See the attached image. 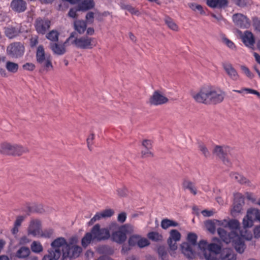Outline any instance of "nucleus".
<instances>
[{
    "instance_id": "1a4fd4ad",
    "label": "nucleus",
    "mask_w": 260,
    "mask_h": 260,
    "mask_svg": "<svg viewBox=\"0 0 260 260\" xmlns=\"http://www.w3.org/2000/svg\"><path fill=\"white\" fill-rule=\"evenodd\" d=\"M260 222V210L256 208H250L247 211L246 216L243 219V225L244 228H249L253 225L254 221Z\"/></svg>"
},
{
    "instance_id": "a18cd8bd",
    "label": "nucleus",
    "mask_w": 260,
    "mask_h": 260,
    "mask_svg": "<svg viewBox=\"0 0 260 260\" xmlns=\"http://www.w3.org/2000/svg\"><path fill=\"white\" fill-rule=\"evenodd\" d=\"M165 21L168 26L173 30H177L178 26L177 24L174 22V21L171 18L166 17L165 18Z\"/></svg>"
},
{
    "instance_id": "6e6552de",
    "label": "nucleus",
    "mask_w": 260,
    "mask_h": 260,
    "mask_svg": "<svg viewBox=\"0 0 260 260\" xmlns=\"http://www.w3.org/2000/svg\"><path fill=\"white\" fill-rule=\"evenodd\" d=\"M232 151V148L227 146H216L213 152L221 159L225 165L230 166L231 165V162L228 158V156L231 154Z\"/></svg>"
},
{
    "instance_id": "f704fd0d",
    "label": "nucleus",
    "mask_w": 260,
    "mask_h": 260,
    "mask_svg": "<svg viewBox=\"0 0 260 260\" xmlns=\"http://www.w3.org/2000/svg\"><path fill=\"white\" fill-rule=\"evenodd\" d=\"M30 249L27 247H20L16 252L17 257L20 258H24L27 257L30 254Z\"/></svg>"
},
{
    "instance_id": "2f4dec72",
    "label": "nucleus",
    "mask_w": 260,
    "mask_h": 260,
    "mask_svg": "<svg viewBox=\"0 0 260 260\" xmlns=\"http://www.w3.org/2000/svg\"><path fill=\"white\" fill-rule=\"evenodd\" d=\"M12 150V155H21L23 153L28 152V149L27 148L16 144L13 145Z\"/></svg>"
},
{
    "instance_id": "4c0bfd02",
    "label": "nucleus",
    "mask_w": 260,
    "mask_h": 260,
    "mask_svg": "<svg viewBox=\"0 0 260 260\" xmlns=\"http://www.w3.org/2000/svg\"><path fill=\"white\" fill-rule=\"evenodd\" d=\"M31 250L33 252L39 253L43 251V247L39 241H34L30 245Z\"/></svg>"
},
{
    "instance_id": "4d7b16f0",
    "label": "nucleus",
    "mask_w": 260,
    "mask_h": 260,
    "mask_svg": "<svg viewBox=\"0 0 260 260\" xmlns=\"http://www.w3.org/2000/svg\"><path fill=\"white\" fill-rule=\"evenodd\" d=\"M253 26L254 29L258 32H260V18L257 17L252 18Z\"/></svg>"
},
{
    "instance_id": "9b49d317",
    "label": "nucleus",
    "mask_w": 260,
    "mask_h": 260,
    "mask_svg": "<svg viewBox=\"0 0 260 260\" xmlns=\"http://www.w3.org/2000/svg\"><path fill=\"white\" fill-rule=\"evenodd\" d=\"M232 19L235 25L240 28H248L251 25V22L249 19L246 16L241 13L234 14Z\"/></svg>"
},
{
    "instance_id": "c03bdc74",
    "label": "nucleus",
    "mask_w": 260,
    "mask_h": 260,
    "mask_svg": "<svg viewBox=\"0 0 260 260\" xmlns=\"http://www.w3.org/2000/svg\"><path fill=\"white\" fill-rule=\"evenodd\" d=\"M139 236V235H132L131 236L128 241L129 246L131 247L138 246Z\"/></svg>"
},
{
    "instance_id": "39448f33",
    "label": "nucleus",
    "mask_w": 260,
    "mask_h": 260,
    "mask_svg": "<svg viewBox=\"0 0 260 260\" xmlns=\"http://www.w3.org/2000/svg\"><path fill=\"white\" fill-rule=\"evenodd\" d=\"M134 232V228L129 224L120 226L118 230L112 233L111 239L118 244H122L126 240V235Z\"/></svg>"
},
{
    "instance_id": "4468645a",
    "label": "nucleus",
    "mask_w": 260,
    "mask_h": 260,
    "mask_svg": "<svg viewBox=\"0 0 260 260\" xmlns=\"http://www.w3.org/2000/svg\"><path fill=\"white\" fill-rule=\"evenodd\" d=\"M181 234L177 230H172L167 240L168 244L171 250L175 251L177 249V242L180 241Z\"/></svg>"
},
{
    "instance_id": "8fccbe9b",
    "label": "nucleus",
    "mask_w": 260,
    "mask_h": 260,
    "mask_svg": "<svg viewBox=\"0 0 260 260\" xmlns=\"http://www.w3.org/2000/svg\"><path fill=\"white\" fill-rule=\"evenodd\" d=\"M228 226L232 230H239L240 228V223L236 219H232L229 221L228 223Z\"/></svg>"
},
{
    "instance_id": "0eeeda50",
    "label": "nucleus",
    "mask_w": 260,
    "mask_h": 260,
    "mask_svg": "<svg viewBox=\"0 0 260 260\" xmlns=\"http://www.w3.org/2000/svg\"><path fill=\"white\" fill-rule=\"evenodd\" d=\"M25 47L23 43L15 42L10 44L7 48V54L14 58H19L23 56Z\"/></svg>"
},
{
    "instance_id": "c85d7f7f",
    "label": "nucleus",
    "mask_w": 260,
    "mask_h": 260,
    "mask_svg": "<svg viewBox=\"0 0 260 260\" xmlns=\"http://www.w3.org/2000/svg\"><path fill=\"white\" fill-rule=\"evenodd\" d=\"M74 29L79 34H83L87 27V24L83 20H76L74 23Z\"/></svg>"
},
{
    "instance_id": "37998d69",
    "label": "nucleus",
    "mask_w": 260,
    "mask_h": 260,
    "mask_svg": "<svg viewBox=\"0 0 260 260\" xmlns=\"http://www.w3.org/2000/svg\"><path fill=\"white\" fill-rule=\"evenodd\" d=\"M157 252L161 260H169V256L164 247H159L157 249Z\"/></svg>"
},
{
    "instance_id": "7ed1b4c3",
    "label": "nucleus",
    "mask_w": 260,
    "mask_h": 260,
    "mask_svg": "<svg viewBox=\"0 0 260 260\" xmlns=\"http://www.w3.org/2000/svg\"><path fill=\"white\" fill-rule=\"evenodd\" d=\"M75 32H72L70 37L64 42V44L68 43L81 49H90L93 48L94 45L92 38L87 36L80 37H75Z\"/></svg>"
},
{
    "instance_id": "aec40b11",
    "label": "nucleus",
    "mask_w": 260,
    "mask_h": 260,
    "mask_svg": "<svg viewBox=\"0 0 260 260\" xmlns=\"http://www.w3.org/2000/svg\"><path fill=\"white\" fill-rule=\"evenodd\" d=\"M10 7L14 12L21 13L26 11L27 4L24 0H12Z\"/></svg>"
},
{
    "instance_id": "a19ab883",
    "label": "nucleus",
    "mask_w": 260,
    "mask_h": 260,
    "mask_svg": "<svg viewBox=\"0 0 260 260\" xmlns=\"http://www.w3.org/2000/svg\"><path fill=\"white\" fill-rule=\"evenodd\" d=\"M147 237L149 239L155 242L161 241L162 239V235L155 232H149Z\"/></svg>"
},
{
    "instance_id": "72a5a7b5",
    "label": "nucleus",
    "mask_w": 260,
    "mask_h": 260,
    "mask_svg": "<svg viewBox=\"0 0 260 260\" xmlns=\"http://www.w3.org/2000/svg\"><path fill=\"white\" fill-rule=\"evenodd\" d=\"M182 187L184 190L188 189L190 192L194 195H196L197 193V189L193 183L188 180L185 179L183 180L182 182Z\"/></svg>"
},
{
    "instance_id": "de8ad7c7",
    "label": "nucleus",
    "mask_w": 260,
    "mask_h": 260,
    "mask_svg": "<svg viewBox=\"0 0 260 260\" xmlns=\"http://www.w3.org/2000/svg\"><path fill=\"white\" fill-rule=\"evenodd\" d=\"M53 234V231L51 229H45L44 231L41 230L39 237L49 238L52 236Z\"/></svg>"
},
{
    "instance_id": "e2e57ef3",
    "label": "nucleus",
    "mask_w": 260,
    "mask_h": 260,
    "mask_svg": "<svg viewBox=\"0 0 260 260\" xmlns=\"http://www.w3.org/2000/svg\"><path fill=\"white\" fill-rule=\"evenodd\" d=\"M241 69L247 77L250 79L253 78L254 76L247 67L245 66H241Z\"/></svg>"
},
{
    "instance_id": "58836bf2",
    "label": "nucleus",
    "mask_w": 260,
    "mask_h": 260,
    "mask_svg": "<svg viewBox=\"0 0 260 260\" xmlns=\"http://www.w3.org/2000/svg\"><path fill=\"white\" fill-rule=\"evenodd\" d=\"M208 244L207 242L205 240H201L198 244V247L200 249L201 252L200 253L201 257L203 256L205 258V252L208 248Z\"/></svg>"
},
{
    "instance_id": "c9c22d12",
    "label": "nucleus",
    "mask_w": 260,
    "mask_h": 260,
    "mask_svg": "<svg viewBox=\"0 0 260 260\" xmlns=\"http://www.w3.org/2000/svg\"><path fill=\"white\" fill-rule=\"evenodd\" d=\"M178 225V223L177 222L167 218L164 219L161 221V226L165 230L171 226L176 227Z\"/></svg>"
},
{
    "instance_id": "b1692460",
    "label": "nucleus",
    "mask_w": 260,
    "mask_h": 260,
    "mask_svg": "<svg viewBox=\"0 0 260 260\" xmlns=\"http://www.w3.org/2000/svg\"><path fill=\"white\" fill-rule=\"evenodd\" d=\"M220 258L221 260H236L237 255L232 249L224 248L220 253Z\"/></svg>"
},
{
    "instance_id": "5fc2aeb1",
    "label": "nucleus",
    "mask_w": 260,
    "mask_h": 260,
    "mask_svg": "<svg viewBox=\"0 0 260 260\" xmlns=\"http://www.w3.org/2000/svg\"><path fill=\"white\" fill-rule=\"evenodd\" d=\"M199 149L206 157L210 156V153L206 146L203 143H200L199 145Z\"/></svg>"
},
{
    "instance_id": "ea45409f",
    "label": "nucleus",
    "mask_w": 260,
    "mask_h": 260,
    "mask_svg": "<svg viewBox=\"0 0 260 260\" xmlns=\"http://www.w3.org/2000/svg\"><path fill=\"white\" fill-rule=\"evenodd\" d=\"M59 33L57 30H52L46 35L47 39L52 41L57 42L58 40Z\"/></svg>"
},
{
    "instance_id": "423d86ee",
    "label": "nucleus",
    "mask_w": 260,
    "mask_h": 260,
    "mask_svg": "<svg viewBox=\"0 0 260 260\" xmlns=\"http://www.w3.org/2000/svg\"><path fill=\"white\" fill-rule=\"evenodd\" d=\"M217 243H212L208 244L207 252H205L206 260H219L218 254L222 251V245L220 240L217 238H214Z\"/></svg>"
},
{
    "instance_id": "0e129e2a",
    "label": "nucleus",
    "mask_w": 260,
    "mask_h": 260,
    "mask_svg": "<svg viewBox=\"0 0 260 260\" xmlns=\"http://www.w3.org/2000/svg\"><path fill=\"white\" fill-rule=\"evenodd\" d=\"M94 139V136L93 134L90 135L87 139V143L88 149L90 150H92V144L93 140Z\"/></svg>"
},
{
    "instance_id": "a878e982",
    "label": "nucleus",
    "mask_w": 260,
    "mask_h": 260,
    "mask_svg": "<svg viewBox=\"0 0 260 260\" xmlns=\"http://www.w3.org/2000/svg\"><path fill=\"white\" fill-rule=\"evenodd\" d=\"M4 32L6 36L10 39L17 37L21 32L19 28L12 26L5 27Z\"/></svg>"
},
{
    "instance_id": "6e6d98bb",
    "label": "nucleus",
    "mask_w": 260,
    "mask_h": 260,
    "mask_svg": "<svg viewBox=\"0 0 260 260\" xmlns=\"http://www.w3.org/2000/svg\"><path fill=\"white\" fill-rule=\"evenodd\" d=\"M77 242V240L76 237H72L70 239L69 243H68L65 239V243L62 244V245L60 247V250H62V247H64L67 246V245H69L70 247H72L73 246H76L75 244Z\"/></svg>"
},
{
    "instance_id": "f3484780",
    "label": "nucleus",
    "mask_w": 260,
    "mask_h": 260,
    "mask_svg": "<svg viewBox=\"0 0 260 260\" xmlns=\"http://www.w3.org/2000/svg\"><path fill=\"white\" fill-rule=\"evenodd\" d=\"M168 102V99L158 90L155 91L149 99L150 104L155 106L162 105Z\"/></svg>"
},
{
    "instance_id": "20e7f679",
    "label": "nucleus",
    "mask_w": 260,
    "mask_h": 260,
    "mask_svg": "<svg viewBox=\"0 0 260 260\" xmlns=\"http://www.w3.org/2000/svg\"><path fill=\"white\" fill-rule=\"evenodd\" d=\"M65 243V239L59 237L55 239L51 244V248L48 251L49 254L44 256L42 260H58L61 255L60 247Z\"/></svg>"
},
{
    "instance_id": "dca6fc26",
    "label": "nucleus",
    "mask_w": 260,
    "mask_h": 260,
    "mask_svg": "<svg viewBox=\"0 0 260 260\" xmlns=\"http://www.w3.org/2000/svg\"><path fill=\"white\" fill-rule=\"evenodd\" d=\"M244 204V197L241 193H237L235 196L234 202L233 204V208L232 210V214L236 215L237 213H239L242 210Z\"/></svg>"
},
{
    "instance_id": "f257e3e1",
    "label": "nucleus",
    "mask_w": 260,
    "mask_h": 260,
    "mask_svg": "<svg viewBox=\"0 0 260 260\" xmlns=\"http://www.w3.org/2000/svg\"><path fill=\"white\" fill-rule=\"evenodd\" d=\"M192 96L197 103L216 105L223 101L225 93L220 89L208 86L201 88L198 92L193 93Z\"/></svg>"
},
{
    "instance_id": "393cba45",
    "label": "nucleus",
    "mask_w": 260,
    "mask_h": 260,
    "mask_svg": "<svg viewBox=\"0 0 260 260\" xmlns=\"http://www.w3.org/2000/svg\"><path fill=\"white\" fill-rule=\"evenodd\" d=\"M230 176L232 180L241 184H246L248 186L251 184L250 181L248 179L237 172H231L230 174Z\"/></svg>"
},
{
    "instance_id": "a211bd4d",
    "label": "nucleus",
    "mask_w": 260,
    "mask_h": 260,
    "mask_svg": "<svg viewBox=\"0 0 260 260\" xmlns=\"http://www.w3.org/2000/svg\"><path fill=\"white\" fill-rule=\"evenodd\" d=\"M41 231V223L38 220H32L30 221L27 229L28 235L39 237Z\"/></svg>"
},
{
    "instance_id": "5701e85b",
    "label": "nucleus",
    "mask_w": 260,
    "mask_h": 260,
    "mask_svg": "<svg viewBox=\"0 0 260 260\" xmlns=\"http://www.w3.org/2000/svg\"><path fill=\"white\" fill-rule=\"evenodd\" d=\"M241 38L245 46L250 48H253L255 43V38L251 31H245Z\"/></svg>"
},
{
    "instance_id": "f03ea898",
    "label": "nucleus",
    "mask_w": 260,
    "mask_h": 260,
    "mask_svg": "<svg viewBox=\"0 0 260 260\" xmlns=\"http://www.w3.org/2000/svg\"><path fill=\"white\" fill-rule=\"evenodd\" d=\"M110 237V231L108 228H101L99 224H96L92 227L90 232L86 233L82 238L81 244L83 247H86L92 241H105Z\"/></svg>"
},
{
    "instance_id": "473e14b6",
    "label": "nucleus",
    "mask_w": 260,
    "mask_h": 260,
    "mask_svg": "<svg viewBox=\"0 0 260 260\" xmlns=\"http://www.w3.org/2000/svg\"><path fill=\"white\" fill-rule=\"evenodd\" d=\"M13 145L8 142L2 143L0 144V152L5 154L12 155Z\"/></svg>"
},
{
    "instance_id": "412c9836",
    "label": "nucleus",
    "mask_w": 260,
    "mask_h": 260,
    "mask_svg": "<svg viewBox=\"0 0 260 260\" xmlns=\"http://www.w3.org/2000/svg\"><path fill=\"white\" fill-rule=\"evenodd\" d=\"M217 233L221 239L226 244L231 243L233 239L235 238V236L237 234L234 231L227 233L222 228H218L217 229Z\"/></svg>"
},
{
    "instance_id": "603ef678",
    "label": "nucleus",
    "mask_w": 260,
    "mask_h": 260,
    "mask_svg": "<svg viewBox=\"0 0 260 260\" xmlns=\"http://www.w3.org/2000/svg\"><path fill=\"white\" fill-rule=\"evenodd\" d=\"M205 225L207 230L211 233L214 234L216 231L215 224L212 220H208L205 222Z\"/></svg>"
},
{
    "instance_id": "052dcab7",
    "label": "nucleus",
    "mask_w": 260,
    "mask_h": 260,
    "mask_svg": "<svg viewBox=\"0 0 260 260\" xmlns=\"http://www.w3.org/2000/svg\"><path fill=\"white\" fill-rule=\"evenodd\" d=\"M142 146L144 148L146 149H152V142L150 140L145 139L142 141Z\"/></svg>"
},
{
    "instance_id": "09e8293b",
    "label": "nucleus",
    "mask_w": 260,
    "mask_h": 260,
    "mask_svg": "<svg viewBox=\"0 0 260 260\" xmlns=\"http://www.w3.org/2000/svg\"><path fill=\"white\" fill-rule=\"evenodd\" d=\"M149 244L150 242L147 238L142 237L140 235L139 240L137 246L138 247H139L140 248H142L149 245Z\"/></svg>"
},
{
    "instance_id": "79ce46f5",
    "label": "nucleus",
    "mask_w": 260,
    "mask_h": 260,
    "mask_svg": "<svg viewBox=\"0 0 260 260\" xmlns=\"http://www.w3.org/2000/svg\"><path fill=\"white\" fill-rule=\"evenodd\" d=\"M187 241L186 242H188L189 244L192 246H196L197 245V235L193 233H189L187 235Z\"/></svg>"
},
{
    "instance_id": "680f3d73",
    "label": "nucleus",
    "mask_w": 260,
    "mask_h": 260,
    "mask_svg": "<svg viewBox=\"0 0 260 260\" xmlns=\"http://www.w3.org/2000/svg\"><path fill=\"white\" fill-rule=\"evenodd\" d=\"M35 64L31 62H26L22 66L23 69L28 71H32L35 70Z\"/></svg>"
},
{
    "instance_id": "e433bc0d",
    "label": "nucleus",
    "mask_w": 260,
    "mask_h": 260,
    "mask_svg": "<svg viewBox=\"0 0 260 260\" xmlns=\"http://www.w3.org/2000/svg\"><path fill=\"white\" fill-rule=\"evenodd\" d=\"M5 67L8 72L13 74L17 72L19 68L18 63L10 61L6 62Z\"/></svg>"
},
{
    "instance_id": "c756f323",
    "label": "nucleus",
    "mask_w": 260,
    "mask_h": 260,
    "mask_svg": "<svg viewBox=\"0 0 260 260\" xmlns=\"http://www.w3.org/2000/svg\"><path fill=\"white\" fill-rule=\"evenodd\" d=\"M95 3L93 0H83L78 5L79 10L87 11L94 8Z\"/></svg>"
},
{
    "instance_id": "bf43d9fd",
    "label": "nucleus",
    "mask_w": 260,
    "mask_h": 260,
    "mask_svg": "<svg viewBox=\"0 0 260 260\" xmlns=\"http://www.w3.org/2000/svg\"><path fill=\"white\" fill-rule=\"evenodd\" d=\"M189 7L193 11H199L201 14L204 13V12L203 10V7L200 5L191 3L189 4Z\"/></svg>"
},
{
    "instance_id": "bb28decb",
    "label": "nucleus",
    "mask_w": 260,
    "mask_h": 260,
    "mask_svg": "<svg viewBox=\"0 0 260 260\" xmlns=\"http://www.w3.org/2000/svg\"><path fill=\"white\" fill-rule=\"evenodd\" d=\"M207 4L211 8H222L228 6V0H207Z\"/></svg>"
},
{
    "instance_id": "13d9d810",
    "label": "nucleus",
    "mask_w": 260,
    "mask_h": 260,
    "mask_svg": "<svg viewBox=\"0 0 260 260\" xmlns=\"http://www.w3.org/2000/svg\"><path fill=\"white\" fill-rule=\"evenodd\" d=\"M152 149H143L141 151V155L142 157L143 158L145 157H152L154 155L153 152L151 151Z\"/></svg>"
},
{
    "instance_id": "2eb2a0df",
    "label": "nucleus",
    "mask_w": 260,
    "mask_h": 260,
    "mask_svg": "<svg viewBox=\"0 0 260 260\" xmlns=\"http://www.w3.org/2000/svg\"><path fill=\"white\" fill-rule=\"evenodd\" d=\"M222 66L224 72L231 80L236 81L239 79V75L238 72L232 63L229 62H224L222 63Z\"/></svg>"
},
{
    "instance_id": "49530a36",
    "label": "nucleus",
    "mask_w": 260,
    "mask_h": 260,
    "mask_svg": "<svg viewBox=\"0 0 260 260\" xmlns=\"http://www.w3.org/2000/svg\"><path fill=\"white\" fill-rule=\"evenodd\" d=\"M234 4L238 7L243 8L252 4L251 0H233Z\"/></svg>"
},
{
    "instance_id": "ddd939ff",
    "label": "nucleus",
    "mask_w": 260,
    "mask_h": 260,
    "mask_svg": "<svg viewBox=\"0 0 260 260\" xmlns=\"http://www.w3.org/2000/svg\"><path fill=\"white\" fill-rule=\"evenodd\" d=\"M240 235L241 236L237 234L235 236V238L233 239V241H232L231 243H232L233 245L234 246L235 249L238 252L242 253L244 251L246 247L243 238H245L247 240H250L251 239L252 236L250 235L249 237H246V236L242 232H240Z\"/></svg>"
},
{
    "instance_id": "7c9ffc66",
    "label": "nucleus",
    "mask_w": 260,
    "mask_h": 260,
    "mask_svg": "<svg viewBox=\"0 0 260 260\" xmlns=\"http://www.w3.org/2000/svg\"><path fill=\"white\" fill-rule=\"evenodd\" d=\"M64 44V43L63 45L53 43L51 44L50 48L54 53L59 55H62L66 52Z\"/></svg>"
},
{
    "instance_id": "cd10ccee",
    "label": "nucleus",
    "mask_w": 260,
    "mask_h": 260,
    "mask_svg": "<svg viewBox=\"0 0 260 260\" xmlns=\"http://www.w3.org/2000/svg\"><path fill=\"white\" fill-rule=\"evenodd\" d=\"M48 57L45 55V52L43 45H39L37 48L36 55L37 62L40 64H42L45 59Z\"/></svg>"
},
{
    "instance_id": "69168bd1",
    "label": "nucleus",
    "mask_w": 260,
    "mask_h": 260,
    "mask_svg": "<svg viewBox=\"0 0 260 260\" xmlns=\"http://www.w3.org/2000/svg\"><path fill=\"white\" fill-rule=\"evenodd\" d=\"M38 44V37L35 36L30 39V46L31 48L35 47Z\"/></svg>"
},
{
    "instance_id": "4be33fe9",
    "label": "nucleus",
    "mask_w": 260,
    "mask_h": 260,
    "mask_svg": "<svg viewBox=\"0 0 260 260\" xmlns=\"http://www.w3.org/2000/svg\"><path fill=\"white\" fill-rule=\"evenodd\" d=\"M113 214V210L110 209L105 210L101 212H98L88 222V225H91L95 221L100 220L102 218L110 217Z\"/></svg>"
},
{
    "instance_id": "9d476101",
    "label": "nucleus",
    "mask_w": 260,
    "mask_h": 260,
    "mask_svg": "<svg viewBox=\"0 0 260 260\" xmlns=\"http://www.w3.org/2000/svg\"><path fill=\"white\" fill-rule=\"evenodd\" d=\"M82 251V249L79 246H73L70 247L67 245L64 247H62L61 251V260H64L67 258H75L78 257Z\"/></svg>"
},
{
    "instance_id": "6ab92c4d",
    "label": "nucleus",
    "mask_w": 260,
    "mask_h": 260,
    "mask_svg": "<svg viewBox=\"0 0 260 260\" xmlns=\"http://www.w3.org/2000/svg\"><path fill=\"white\" fill-rule=\"evenodd\" d=\"M195 246H192L188 242H183L181 245V249L184 256L189 259H193L196 256Z\"/></svg>"
},
{
    "instance_id": "3c124183",
    "label": "nucleus",
    "mask_w": 260,
    "mask_h": 260,
    "mask_svg": "<svg viewBox=\"0 0 260 260\" xmlns=\"http://www.w3.org/2000/svg\"><path fill=\"white\" fill-rule=\"evenodd\" d=\"M44 69L48 71L53 69V66L52 64L51 59L50 57L49 56L47 57V58L45 59L44 61V63L42 64H41Z\"/></svg>"
},
{
    "instance_id": "338daca9",
    "label": "nucleus",
    "mask_w": 260,
    "mask_h": 260,
    "mask_svg": "<svg viewBox=\"0 0 260 260\" xmlns=\"http://www.w3.org/2000/svg\"><path fill=\"white\" fill-rule=\"evenodd\" d=\"M79 10H79V8L78 9H76V8L70 9V10L69 12V13H68L69 16L71 18H76L77 17V12Z\"/></svg>"
},
{
    "instance_id": "774afa93",
    "label": "nucleus",
    "mask_w": 260,
    "mask_h": 260,
    "mask_svg": "<svg viewBox=\"0 0 260 260\" xmlns=\"http://www.w3.org/2000/svg\"><path fill=\"white\" fill-rule=\"evenodd\" d=\"M117 194L120 197H125L127 194V190L125 187L119 188L117 190Z\"/></svg>"
},
{
    "instance_id": "864d4df0",
    "label": "nucleus",
    "mask_w": 260,
    "mask_h": 260,
    "mask_svg": "<svg viewBox=\"0 0 260 260\" xmlns=\"http://www.w3.org/2000/svg\"><path fill=\"white\" fill-rule=\"evenodd\" d=\"M222 42L225 45H226L230 49L232 50L236 49V46L234 44V43L225 37L224 36L222 37Z\"/></svg>"
},
{
    "instance_id": "f8f14e48",
    "label": "nucleus",
    "mask_w": 260,
    "mask_h": 260,
    "mask_svg": "<svg viewBox=\"0 0 260 260\" xmlns=\"http://www.w3.org/2000/svg\"><path fill=\"white\" fill-rule=\"evenodd\" d=\"M51 25V21L46 18L39 17L35 22V27L36 31L39 34L44 35L49 29Z\"/></svg>"
}]
</instances>
